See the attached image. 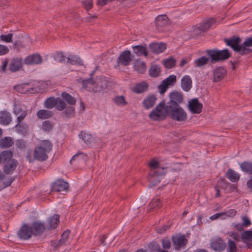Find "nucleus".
Listing matches in <instances>:
<instances>
[{"mask_svg":"<svg viewBox=\"0 0 252 252\" xmlns=\"http://www.w3.org/2000/svg\"><path fill=\"white\" fill-rule=\"evenodd\" d=\"M56 109L59 111H62L66 108V104L61 98H56Z\"/></svg>","mask_w":252,"mask_h":252,"instance_id":"a18cd8bd","label":"nucleus"},{"mask_svg":"<svg viewBox=\"0 0 252 252\" xmlns=\"http://www.w3.org/2000/svg\"><path fill=\"white\" fill-rule=\"evenodd\" d=\"M82 4L87 10L90 9L93 7V0H84Z\"/></svg>","mask_w":252,"mask_h":252,"instance_id":"680f3d73","label":"nucleus"},{"mask_svg":"<svg viewBox=\"0 0 252 252\" xmlns=\"http://www.w3.org/2000/svg\"><path fill=\"white\" fill-rule=\"evenodd\" d=\"M22 122H19L16 120L17 124L15 125V127L18 131L24 133L28 129V126L25 124L22 123Z\"/></svg>","mask_w":252,"mask_h":252,"instance_id":"37998d69","label":"nucleus"},{"mask_svg":"<svg viewBox=\"0 0 252 252\" xmlns=\"http://www.w3.org/2000/svg\"><path fill=\"white\" fill-rule=\"evenodd\" d=\"M67 62L71 64L82 65V61L77 56H71L67 58Z\"/></svg>","mask_w":252,"mask_h":252,"instance_id":"79ce46f5","label":"nucleus"},{"mask_svg":"<svg viewBox=\"0 0 252 252\" xmlns=\"http://www.w3.org/2000/svg\"><path fill=\"white\" fill-rule=\"evenodd\" d=\"M74 113V108L72 106H69L66 108V109L63 112V113L65 114V116L67 118H70L72 117Z\"/></svg>","mask_w":252,"mask_h":252,"instance_id":"13d9d810","label":"nucleus"},{"mask_svg":"<svg viewBox=\"0 0 252 252\" xmlns=\"http://www.w3.org/2000/svg\"><path fill=\"white\" fill-rule=\"evenodd\" d=\"M166 113V106L163 101L159 103L150 113L149 117L154 121H159L165 118Z\"/></svg>","mask_w":252,"mask_h":252,"instance_id":"0eeeda50","label":"nucleus"},{"mask_svg":"<svg viewBox=\"0 0 252 252\" xmlns=\"http://www.w3.org/2000/svg\"><path fill=\"white\" fill-rule=\"evenodd\" d=\"M181 87L185 92H189L192 87V81L188 75H185L181 79Z\"/></svg>","mask_w":252,"mask_h":252,"instance_id":"b1692460","label":"nucleus"},{"mask_svg":"<svg viewBox=\"0 0 252 252\" xmlns=\"http://www.w3.org/2000/svg\"><path fill=\"white\" fill-rule=\"evenodd\" d=\"M13 113L17 116V121H23L27 116V110L20 104H15L13 110Z\"/></svg>","mask_w":252,"mask_h":252,"instance_id":"1a4fd4ad","label":"nucleus"},{"mask_svg":"<svg viewBox=\"0 0 252 252\" xmlns=\"http://www.w3.org/2000/svg\"><path fill=\"white\" fill-rule=\"evenodd\" d=\"M0 156L1 161L5 162L8 160L12 159L13 154L10 151H3L0 154Z\"/></svg>","mask_w":252,"mask_h":252,"instance_id":"a19ab883","label":"nucleus"},{"mask_svg":"<svg viewBox=\"0 0 252 252\" xmlns=\"http://www.w3.org/2000/svg\"><path fill=\"white\" fill-rule=\"evenodd\" d=\"M52 123L49 121H44L42 123V128L45 131H49L52 129Z\"/></svg>","mask_w":252,"mask_h":252,"instance_id":"6e6d98bb","label":"nucleus"},{"mask_svg":"<svg viewBox=\"0 0 252 252\" xmlns=\"http://www.w3.org/2000/svg\"><path fill=\"white\" fill-rule=\"evenodd\" d=\"M168 87V86L167 85V84L164 83V82L162 81L161 84L158 87L159 93L161 94H163L166 92Z\"/></svg>","mask_w":252,"mask_h":252,"instance_id":"bf43d9fd","label":"nucleus"},{"mask_svg":"<svg viewBox=\"0 0 252 252\" xmlns=\"http://www.w3.org/2000/svg\"><path fill=\"white\" fill-rule=\"evenodd\" d=\"M237 247L236 244L234 242L231 240H229L228 242V252H236Z\"/></svg>","mask_w":252,"mask_h":252,"instance_id":"864d4df0","label":"nucleus"},{"mask_svg":"<svg viewBox=\"0 0 252 252\" xmlns=\"http://www.w3.org/2000/svg\"><path fill=\"white\" fill-rule=\"evenodd\" d=\"M52 144L49 140H44L36 147L34 151L33 158L35 159L43 161L48 158L47 154L52 149Z\"/></svg>","mask_w":252,"mask_h":252,"instance_id":"7ed1b4c3","label":"nucleus"},{"mask_svg":"<svg viewBox=\"0 0 252 252\" xmlns=\"http://www.w3.org/2000/svg\"><path fill=\"white\" fill-rule=\"evenodd\" d=\"M170 100L167 103L166 106H171L172 107L179 106L183 101V95L182 94L177 91L173 92L169 95Z\"/></svg>","mask_w":252,"mask_h":252,"instance_id":"6e6552de","label":"nucleus"},{"mask_svg":"<svg viewBox=\"0 0 252 252\" xmlns=\"http://www.w3.org/2000/svg\"><path fill=\"white\" fill-rule=\"evenodd\" d=\"M131 61L130 52L126 50L120 54L117 62L118 64H121L124 66H127L130 63Z\"/></svg>","mask_w":252,"mask_h":252,"instance_id":"9b49d317","label":"nucleus"},{"mask_svg":"<svg viewBox=\"0 0 252 252\" xmlns=\"http://www.w3.org/2000/svg\"><path fill=\"white\" fill-rule=\"evenodd\" d=\"M36 115L38 119L43 120L51 118L53 113L51 111L41 109L37 112Z\"/></svg>","mask_w":252,"mask_h":252,"instance_id":"c756f323","label":"nucleus"},{"mask_svg":"<svg viewBox=\"0 0 252 252\" xmlns=\"http://www.w3.org/2000/svg\"><path fill=\"white\" fill-rule=\"evenodd\" d=\"M89 159L88 156L86 154L79 152L75 155L70 160L71 162L73 160H77L78 162H86Z\"/></svg>","mask_w":252,"mask_h":252,"instance_id":"72a5a7b5","label":"nucleus"},{"mask_svg":"<svg viewBox=\"0 0 252 252\" xmlns=\"http://www.w3.org/2000/svg\"><path fill=\"white\" fill-rule=\"evenodd\" d=\"M164 64L166 68H171L176 64V60L173 58H168L164 61Z\"/></svg>","mask_w":252,"mask_h":252,"instance_id":"09e8293b","label":"nucleus"},{"mask_svg":"<svg viewBox=\"0 0 252 252\" xmlns=\"http://www.w3.org/2000/svg\"><path fill=\"white\" fill-rule=\"evenodd\" d=\"M151 51L155 54L163 52L166 48V44L162 43H154L149 46Z\"/></svg>","mask_w":252,"mask_h":252,"instance_id":"5701e85b","label":"nucleus"},{"mask_svg":"<svg viewBox=\"0 0 252 252\" xmlns=\"http://www.w3.org/2000/svg\"><path fill=\"white\" fill-rule=\"evenodd\" d=\"M166 172V169L159 167L157 169H151L149 175V187L152 188L157 185L160 182L161 178Z\"/></svg>","mask_w":252,"mask_h":252,"instance_id":"39448f33","label":"nucleus"},{"mask_svg":"<svg viewBox=\"0 0 252 252\" xmlns=\"http://www.w3.org/2000/svg\"><path fill=\"white\" fill-rule=\"evenodd\" d=\"M32 234L31 227L27 224H24L19 230L18 235L21 239L27 240L31 237Z\"/></svg>","mask_w":252,"mask_h":252,"instance_id":"4468645a","label":"nucleus"},{"mask_svg":"<svg viewBox=\"0 0 252 252\" xmlns=\"http://www.w3.org/2000/svg\"><path fill=\"white\" fill-rule=\"evenodd\" d=\"M15 177H9L6 181L2 183L3 188L9 187L11 185V183L15 180Z\"/></svg>","mask_w":252,"mask_h":252,"instance_id":"e2e57ef3","label":"nucleus"},{"mask_svg":"<svg viewBox=\"0 0 252 252\" xmlns=\"http://www.w3.org/2000/svg\"><path fill=\"white\" fill-rule=\"evenodd\" d=\"M241 238L244 241L252 240V230H247L244 232L241 235Z\"/></svg>","mask_w":252,"mask_h":252,"instance_id":"8fccbe9b","label":"nucleus"},{"mask_svg":"<svg viewBox=\"0 0 252 252\" xmlns=\"http://www.w3.org/2000/svg\"><path fill=\"white\" fill-rule=\"evenodd\" d=\"M113 100L118 106H125L127 103L125 100V97L123 95L116 96L113 99Z\"/></svg>","mask_w":252,"mask_h":252,"instance_id":"c03bdc74","label":"nucleus"},{"mask_svg":"<svg viewBox=\"0 0 252 252\" xmlns=\"http://www.w3.org/2000/svg\"><path fill=\"white\" fill-rule=\"evenodd\" d=\"M242 219L243 220L242 224L244 226L248 227L251 224V221L247 216H243Z\"/></svg>","mask_w":252,"mask_h":252,"instance_id":"338daca9","label":"nucleus"},{"mask_svg":"<svg viewBox=\"0 0 252 252\" xmlns=\"http://www.w3.org/2000/svg\"><path fill=\"white\" fill-rule=\"evenodd\" d=\"M31 229L32 230V234L34 235H39L43 233L45 229V227L42 222L34 221L32 223Z\"/></svg>","mask_w":252,"mask_h":252,"instance_id":"6ab92c4d","label":"nucleus"},{"mask_svg":"<svg viewBox=\"0 0 252 252\" xmlns=\"http://www.w3.org/2000/svg\"><path fill=\"white\" fill-rule=\"evenodd\" d=\"M226 70L222 67L220 66L216 68L213 73L214 82H219L221 80L225 75Z\"/></svg>","mask_w":252,"mask_h":252,"instance_id":"4be33fe9","label":"nucleus"},{"mask_svg":"<svg viewBox=\"0 0 252 252\" xmlns=\"http://www.w3.org/2000/svg\"><path fill=\"white\" fill-rule=\"evenodd\" d=\"M12 33H9L7 35L1 34L0 36V39L5 42L11 43L12 42Z\"/></svg>","mask_w":252,"mask_h":252,"instance_id":"5fc2aeb1","label":"nucleus"},{"mask_svg":"<svg viewBox=\"0 0 252 252\" xmlns=\"http://www.w3.org/2000/svg\"><path fill=\"white\" fill-rule=\"evenodd\" d=\"M160 67L156 64L152 65L149 69V75L152 77H157L160 73Z\"/></svg>","mask_w":252,"mask_h":252,"instance_id":"4c0bfd02","label":"nucleus"},{"mask_svg":"<svg viewBox=\"0 0 252 252\" xmlns=\"http://www.w3.org/2000/svg\"><path fill=\"white\" fill-rule=\"evenodd\" d=\"M162 247L164 249H169L171 247V242L170 240L167 238L162 240Z\"/></svg>","mask_w":252,"mask_h":252,"instance_id":"052dcab7","label":"nucleus"},{"mask_svg":"<svg viewBox=\"0 0 252 252\" xmlns=\"http://www.w3.org/2000/svg\"><path fill=\"white\" fill-rule=\"evenodd\" d=\"M209 62V58L206 57H202L197 60H196L194 62L195 66L197 67H200L205 64H206Z\"/></svg>","mask_w":252,"mask_h":252,"instance_id":"49530a36","label":"nucleus"},{"mask_svg":"<svg viewBox=\"0 0 252 252\" xmlns=\"http://www.w3.org/2000/svg\"><path fill=\"white\" fill-rule=\"evenodd\" d=\"M68 183L62 179H58L53 184L52 190L57 192L67 190L68 188Z\"/></svg>","mask_w":252,"mask_h":252,"instance_id":"2eb2a0df","label":"nucleus"},{"mask_svg":"<svg viewBox=\"0 0 252 252\" xmlns=\"http://www.w3.org/2000/svg\"><path fill=\"white\" fill-rule=\"evenodd\" d=\"M177 81L176 76L174 75H171L168 77L163 80L164 83L167 84L168 86L173 85Z\"/></svg>","mask_w":252,"mask_h":252,"instance_id":"de8ad7c7","label":"nucleus"},{"mask_svg":"<svg viewBox=\"0 0 252 252\" xmlns=\"http://www.w3.org/2000/svg\"><path fill=\"white\" fill-rule=\"evenodd\" d=\"M109 84L110 82L104 76L100 77L95 82H94L92 79H88L82 82L83 88L89 91H93L95 93L105 91Z\"/></svg>","mask_w":252,"mask_h":252,"instance_id":"f03ea898","label":"nucleus"},{"mask_svg":"<svg viewBox=\"0 0 252 252\" xmlns=\"http://www.w3.org/2000/svg\"><path fill=\"white\" fill-rule=\"evenodd\" d=\"M79 136L87 145H91L94 143V138L91 134L84 131H81Z\"/></svg>","mask_w":252,"mask_h":252,"instance_id":"c85d7f7f","label":"nucleus"},{"mask_svg":"<svg viewBox=\"0 0 252 252\" xmlns=\"http://www.w3.org/2000/svg\"><path fill=\"white\" fill-rule=\"evenodd\" d=\"M172 240L175 248L176 250L184 248L188 242V240L184 235L173 236L172 237Z\"/></svg>","mask_w":252,"mask_h":252,"instance_id":"ddd939ff","label":"nucleus"},{"mask_svg":"<svg viewBox=\"0 0 252 252\" xmlns=\"http://www.w3.org/2000/svg\"><path fill=\"white\" fill-rule=\"evenodd\" d=\"M211 246L212 249L219 252L223 251L226 247L225 243L220 238L212 240Z\"/></svg>","mask_w":252,"mask_h":252,"instance_id":"a211bd4d","label":"nucleus"},{"mask_svg":"<svg viewBox=\"0 0 252 252\" xmlns=\"http://www.w3.org/2000/svg\"><path fill=\"white\" fill-rule=\"evenodd\" d=\"M166 113L172 119L178 122L185 121L187 119L186 112L180 106H166Z\"/></svg>","mask_w":252,"mask_h":252,"instance_id":"20e7f679","label":"nucleus"},{"mask_svg":"<svg viewBox=\"0 0 252 252\" xmlns=\"http://www.w3.org/2000/svg\"><path fill=\"white\" fill-rule=\"evenodd\" d=\"M9 52V49L6 46L0 44V55H3Z\"/></svg>","mask_w":252,"mask_h":252,"instance_id":"69168bd1","label":"nucleus"},{"mask_svg":"<svg viewBox=\"0 0 252 252\" xmlns=\"http://www.w3.org/2000/svg\"><path fill=\"white\" fill-rule=\"evenodd\" d=\"M148 88V84L145 82H142L139 84H136L133 88L134 92L140 94L146 91Z\"/></svg>","mask_w":252,"mask_h":252,"instance_id":"473e14b6","label":"nucleus"},{"mask_svg":"<svg viewBox=\"0 0 252 252\" xmlns=\"http://www.w3.org/2000/svg\"><path fill=\"white\" fill-rule=\"evenodd\" d=\"M240 37L233 36L230 38H225V44L230 46L236 52L239 53L241 55H247L252 52V36L245 39L244 42H241Z\"/></svg>","mask_w":252,"mask_h":252,"instance_id":"f257e3e1","label":"nucleus"},{"mask_svg":"<svg viewBox=\"0 0 252 252\" xmlns=\"http://www.w3.org/2000/svg\"><path fill=\"white\" fill-rule=\"evenodd\" d=\"M63 98L69 104L74 105L76 103V99L70 94L66 92H63L61 94Z\"/></svg>","mask_w":252,"mask_h":252,"instance_id":"ea45409f","label":"nucleus"},{"mask_svg":"<svg viewBox=\"0 0 252 252\" xmlns=\"http://www.w3.org/2000/svg\"><path fill=\"white\" fill-rule=\"evenodd\" d=\"M134 70L139 74H143L146 71V63L140 60H136L134 63Z\"/></svg>","mask_w":252,"mask_h":252,"instance_id":"bb28decb","label":"nucleus"},{"mask_svg":"<svg viewBox=\"0 0 252 252\" xmlns=\"http://www.w3.org/2000/svg\"><path fill=\"white\" fill-rule=\"evenodd\" d=\"M222 219H225L226 217H233L237 214V211L235 209H230L225 212H222Z\"/></svg>","mask_w":252,"mask_h":252,"instance_id":"603ef678","label":"nucleus"},{"mask_svg":"<svg viewBox=\"0 0 252 252\" xmlns=\"http://www.w3.org/2000/svg\"><path fill=\"white\" fill-rule=\"evenodd\" d=\"M13 144L12 138L9 137H5L0 140V147L1 148H8Z\"/></svg>","mask_w":252,"mask_h":252,"instance_id":"c9c22d12","label":"nucleus"},{"mask_svg":"<svg viewBox=\"0 0 252 252\" xmlns=\"http://www.w3.org/2000/svg\"><path fill=\"white\" fill-rule=\"evenodd\" d=\"M226 177L232 182H236L240 179V175L232 169H229L226 173Z\"/></svg>","mask_w":252,"mask_h":252,"instance_id":"2f4dec72","label":"nucleus"},{"mask_svg":"<svg viewBox=\"0 0 252 252\" xmlns=\"http://www.w3.org/2000/svg\"><path fill=\"white\" fill-rule=\"evenodd\" d=\"M160 206V200L158 198H154L152 201L151 202L149 207L150 209L158 208Z\"/></svg>","mask_w":252,"mask_h":252,"instance_id":"4d7b16f0","label":"nucleus"},{"mask_svg":"<svg viewBox=\"0 0 252 252\" xmlns=\"http://www.w3.org/2000/svg\"><path fill=\"white\" fill-rule=\"evenodd\" d=\"M133 49L134 53L137 56H144L146 57L148 56V52L145 46L137 45L133 47Z\"/></svg>","mask_w":252,"mask_h":252,"instance_id":"7c9ffc66","label":"nucleus"},{"mask_svg":"<svg viewBox=\"0 0 252 252\" xmlns=\"http://www.w3.org/2000/svg\"><path fill=\"white\" fill-rule=\"evenodd\" d=\"M56 59L60 62H63L65 60V57L63 53H58L56 55Z\"/></svg>","mask_w":252,"mask_h":252,"instance_id":"774afa93","label":"nucleus"},{"mask_svg":"<svg viewBox=\"0 0 252 252\" xmlns=\"http://www.w3.org/2000/svg\"><path fill=\"white\" fill-rule=\"evenodd\" d=\"M18 165V161L15 159L8 160L4 162L3 171L6 175L12 174L16 170Z\"/></svg>","mask_w":252,"mask_h":252,"instance_id":"9d476101","label":"nucleus"},{"mask_svg":"<svg viewBox=\"0 0 252 252\" xmlns=\"http://www.w3.org/2000/svg\"><path fill=\"white\" fill-rule=\"evenodd\" d=\"M42 62L41 56L39 54H33L28 56L25 60V63L27 64H39Z\"/></svg>","mask_w":252,"mask_h":252,"instance_id":"412c9836","label":"nucleus"},{"mask_svg":"<svg viewBox=\"0 0 252 252\" xmlns=\"http://www.w3.org/2000/svg\"><path fill=\"white\" fill-rule=\"evenodd\" d=\"M148 248L153 252H158L160 250L159 245L157 242H152L148 245Z\"/></svg>","mask_w":252,"mask_h":252,"instance_id":"3c124183","label":"nucleus"},{"mask_svg":"<svg viewBox=\"0 0 252 252\" xmlns=\"http://www.w3.org/2000/svg\"><path fill=\"white\" fill-rule=\"evenodd\" d=\"M215 22V20L211 19L207 22L201 24L199 26L194 29V32L196 34H201L208 30Z\"/></svg>","mask_w":252,"mask_h":252,"instance_id":"aec40b11","label":"nucleus"},{"mask_svg":"<svg viewBox=\"0 0 252 252\" xmlns=\"http://www.w3.org/2000/svg\"><path fill=\"white\" fill-rule=\"evenodd\" d=\"M240 166L243 172L250 174H252V162L250 161H244L240 164Z\"/></svg>","mask_w":252,"mask_h":252,"instance_id":"e433bc0d","label":"nucleus"},{"mask_svg":"<svg viewBox=\"0 0 252 252\" xmlns=\"http://www.w3.org/2000/svg\"><path fill=\"white\" fill-rule=\"evenodd\" d=\"M156 26L158 30H162V28L169 24V19L165 15L158 16L155 20Z\"/></svg>","mask_w":252,"mask_h":252,"instance_id":"dca6fc26","label":"nucleus"},{"mask_svg":"<svg viewBox=\"0 0 252 252\" xmlns=\"http://www.w3.org/2000/svg\"><path fill=\"white\" fill-rule=\"evenodd\" d=\"M22 67V60L20 58H15L11 61L9 68L12 72L19 70Z\"/></svg>","mask_w":252,"mask_h":252,"instance_id":"a878e982","label":"nucleus"},{"mask_svg":"<svg viewBox=\"0 0 252 252\" xmlns=\"http://www.w3.org/2000/svg\"><path fill=\"white\" fill-rule=\"evenodd\" d=\"M48 222L49 224L50 229H55L59 222V216L58 215H54L48 219Z\"/></svg>","mask_w":252,"mask_h":252,"instance_id":"f704fd0d","label":"nucleus"},{"mask_svg":"<svg viewBox=\"0 0 252 252\" xmlns=\"http://www.w3.org/2000/svg\"><path fill=\"white\" fill-rule=\"evenodd\" d=\"M70 234L69 230L65 231L62 235L61 238L58 242L53 243V245L57 247L65 244L68 240V237Z\"/></svg>","mask_w":252,"mask_h":252,"instance_id":"cd10ccee","label":"nucleus"},{"mask_svg":"<svg viewBox=\"0 0 252 252\" xmlns=\"http://www.w3.org/2000/svg\"><path fill=\"white\" fill-rule=\"evenodd\" d=\"M149 165L151 167V169H157L159 167V163L156 160L153 159L149 163Z\"/></svg>","mask_w":252,"mask_h":252,"instance_id":"0e129e2a","label":"nucleus"},{"mask_svg":"<svg viewBox=\"0 0 252 252\" xmlns=\"http://www.w3.org/2000/svg\"><path fill=\"white\" fill-rule=\"evenodd\" d=\"M12 121L10 112L6 110L0 111V124L3 126L9 125Z\"/></svg>","mask_w":252,"mask_h":252,"instance_id":"f3484780","label":"nucleus"},{"mask_svg":"<svg viewBox=\"0 0 252 252\" xmlns=\"http://www.w3.org/2000/svg\"><path fill=\"white\" fill-rule=\"evenodd\" d=\"M188 107L192 114H199L202 111L203 105L197 98H193L189 101Z\"/></svg>","mask_w":252,"mask_h":252,"instance_id":"f8f14e48","label":"nucleus"},{"mask_svg":"<svg viewBox=\"0 0 252 252\" xmlns=\"http://www.w3.org/2000/svg\"><path fill=\"white\" fill-rule=\"evenodd\" d=\"M157 97L155 95H150L144 99L143 105L145 109H148L153 107L155 104Z\"/></svg>","mask_w":252,"mask_h":252,"instance_id":"393cba45","label":"nucleus"},{"mask_svg":"<svg viewBox=\"0 0 252 252\" xmlns=\"http://www.w3.org/2000/svg\"><path fill=\"white\" fill-rule=\"evenodd\" d=\"M56 98L50 97L45 100L44 103V107L47 109H52L56 106Z\"/></svg>","mask_w":252,"mask_h":252,"instance_id":"58836bf2","label":"nucleus"},{"mask_svg":"<svg viewBox=\"0 0 252 252\" xmlns=\"http://www.w3.org/2000/svg\"><path fill=\"white\" fill-rule=\"evenodd\" d=\"M206 53L211 58L212 63L227 60L230 56V54L227 49L222 50L217 49L207 50Z\"/></svg>","mask_w":252,"mask_h":252,"instance_id":"423d86ee","label":"nucleus"}]
</instances>
